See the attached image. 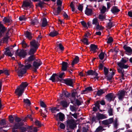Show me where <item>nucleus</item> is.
Masks as SVG:
<instances>
[{
	"mask_svg": "<svg viewBox=\"0 0 132 132\" xmlns=\"http://www.w3.org/2000/svg\"><path fill=\"white\" fill-rule=\"evenodd\" d=\"M35 58L34 55H31L25 61L26 65L24 66L21 64L20 63H18L19 67L18 68V71L17 72L18 75L20 78L23 76V75L26 73V69H29L31 67V64L32 62Z\"/></svg>",
	"mask_w": 132,
	"mask_h": 132,
	"instance_id": "nucleus-1",
	"label": "nucleus"
},
{
	"mask_svg": "<svg viewBox=\"0 0 132 132\" xmlns=\"http://www.w3.org/2000/svg\"><path fill=\"white\" fill-rule=\"evenodd\" d=\"M42 62L40 60L38 59L35 60L32 64V68L34 69L35 72L36 71V70L38 69L39 67L42 64Z\"/></svg>",
	"mask_w": 132,
	"mask_h": 132,
	"instance_id": "nucleus-2",
	"label": "nucleus"
},
{
	"mask_svg": "<svg viewBox=\"0 0 132 132\" xmlns=\"http://www.w3.org/2000/svg\"><path fill=\"white\" fill-rule=\"evenodd\" d=\"M67 126L68 127L73 129L76 126V122L73 119L69 120L67 121Z\"/></svg>",
	"mask_w": 132,
	"mask_h": 132,
	"instance_id": "nucleus-3",
	"label": "nucleus"
},
{
	"mask_svg": "<svg viewBox=\"0 0 132 132\" xmlns=\"http://www.w3.org/2000/svg\"><path fill=\"white\" fill-rule=\"evenodd\" d=\"M57 81H61L65 83L67 85L70 86H72V84L73 83V80L70 79H59Z\"/></svg>",
	"mask_w": 132,
	"mask_h": 132,
	"instance_id": "nucleus-4",
	"label": "nucleus"
},
{
	"mask_svg": "<svg viewBox=\"0 0 132 132\" xmlns=\"http://www.w3.org/2000/svg\"><path fill=\"white\" fill-rule=\"evenodd\" d=\"M24 91V90L22 88L19 86L17 87V88L15 89V93L16 95L20 96L22 95Z\"/></svg>",
	"mask_w": 132,
	"mask_h": 132,
	"instance_id": "nucleus-5",
	"label": "nucleus"
},
{
	"mask_svg": "<svg viewBox=\"0 0 132 132\" xmlns=\"http://www.w3.org/2000/svg\"><path fill=\"white\" fill-rule=\"evenodd\" d=\"M6 124L5 121L4 120H2L0 122V125L1 127H0V131L6 132L7 130L6 129H4V128H6V127L4 126H3Z\"/></svg>",
	"mask_w": 132,
	"mask_h": 132,
	"instance_id": "nucleus-6",
	"label": "nucleus"
},
{
	"mask_svg": "<svg viewBox=\"0 0 132 132\" xmlns=\"http://www.w3.org/2000/svg\"><path fill=\"white\" fill-rule=\"evenodd\" d=\"M31 47H33L37 49L39 45L38 43L35 40H34L30 42V43Z\"/></svg>",
	"mask_w": 132,
	"mask_h": 132,
	"instance_id": "nucleus-7",
	"label": "nucleus"
},
{
	"mask_svg": "<svg viewBox=\"0 0 132 132\" xmlns=\"http://www.w3.org/2000/svg\"><path fill=\"white\" fill-rule=\"evenodd\" d=\"M5 51L4 52V54L9 56H11L13 54V51L11 50V48L7 47L5 49Z\"/></svg>",
	"mask_w": 132,
	"mask_h": 132,
	"instance_id": "nucleus-8",
	"label": "nucleus"
},
{
	"mask_svg": "<svg viewBox=\"0 0 132 132\" xmlns=\"http://www.w3.org/2000/svg\"><path fill=\"white\" fill-rule=\"evenodd\" d=\"M106 97L108 100L110 101H113L116 96L113 93H110L106 95Z\"/></svg>",
	"mask_w": 132,
	"mask_h": 132,
	"instance_id": "nucleus-9",
	"label": "nucleus"
},
{
	"mask_svg": "<svg viewBox=\"0 0 132 132\" xmlns=\"http://www.w3.org/2000/svg\"><path fill=\"white\" fill-rule=\"evenodd\" d=\"M16 54L21 57L24 58L27 55V53L25 51L22 50L17 52Z\"/></svg>",
	"mask_w": 132,
	"mask_h": 132,
	"instance_id": "nucleus-10",
	"label": "nucleus"
},
{
	"mask_svg": "<svg viewBox=\"0 0 132 132\" xmlns=\"http://www.w3.org/2000/svg\"><path fill=\"white\" fill-rule=\"evenodd\" d=\"M123 48L126 51V54L130 55L132 53V50L130 47L126 45L123 46Z\"/></svg>",
	"mask_w": 132,
	"mask_h": 132,
	"instance_id": "nucleus-11",
	"label": "nucleus"
},
{
	"mask_svg": "<svg viewBox=\"0 0 132 132\" xmlns=\"http://www.w3.org/2000/svg\"><path fill=\"white\" fill-rule=\"evenodd\" d=\"M71 102L73 104H76L77 105H79L81 104V103L82 102L81 99H76L75 98V100L73 101H71Z\"/></svg>",
	"mask_w": 132,
	"mask_h": 132,
	"instance_id": "nucleus-12",
	"label": "nucleus"
},
{
	"mask_svg": "<svg viewBox=\"0 0 132 132\" xmlns=\"http://www.w3.org/2000/svg\"><path fill=\"white\" fill-rule=\"evenodd\" d=\"M85 13L86 15L88 16L91 15L93 14V10L92 9L87 7L85 11Z\"/></svg>",
	"mask_w": 132,
	"mask_h": 132,
	"instance_id": "nucleus-13",
	"label": "nucleus"
},
{
	"mask_svg": "<svg viewBox=\"0 0 132 132\" xmlns=\"http://www.w3.org/2000/svg\"><path fill=\"white\" fill-rule=\"evenodd\" d=\"M62 70L63 71L67 70V68L68 67L69 64L67 62H63L62 63Z\"/></svg>",
	"mask_w": 132,
	"mask_h": 132,
	"instance_id": "nucleus-14",
	"label": "nucleus"
},
{
	"mask_svg": "<svg viewBox=\"0 0 132 132\" xmlns=\"http://www.w3.org/2000/svg\"><path fill=\"white\" fill-rule=\"evenodd\" d=\"M125 92L124 91H119L118 94V98L119 100H121L124 96Z\"/></svg>",
	"mask_w": 132,
	"mask_h": 132,
	"instance_id": "nucleus-15",
	"label": "nucleus"
},
{
	"mask_svg": "<svg viewBox=\"0 0 132 132\" xmlns=\"http://www.w3.org/2000/svg\"><path fill=\"white\" fill-rule=\"evenodd\" d=\"M5 30V28L3 27V25L0 23V38L3 36Z\"/></svg>",
	"mask_w": 132,
	"mask_h": 132,
	"instance_id": "nucleus-16",
	"label": "nucleus"
},
{
	"mask_svg": "<svg viewBox=\"0 0 132 132\" xmlns=\"http://www.w3.org/2000/svg\"><path fill=\"white\" fill-rule=\"evenodd\" d=\"M117 64L120 67L122 68H127L128 66L122 62H118Z\"/></svg>",
	"mask_w": 132,
	"mask_h": 132,
	"instance_id": "nucleus-17",
	"label": "nucleus"
},
{
	"mask_svg": "<svg viewBox=\"0 0 132 132\" xmlns=\"http://www.w3.org/2000/svg\"><path fill=\"white\" fill-rule=\"evenodd\" d=\"M96 117L98 119H104L107 118L105 115L100 113H98Z\"/></svg>",
	"mask_w": 132,
	"mask_h": 132,
	"instance_id": "nucleus-18",
	"label": "nucleus"
},
{
	"mask_svg": "<svg viewBox=\"0 0 132 132\" xmlns=\"http://www.w3.org/2000/svg\"><path fill=\"white\" fill-rule=\"evenodd\" d=\"M57 76V75L56 74H53L52 76L50 78H49V80H51L53 82H55L56 81H58L57 80L60 79H59L58 78L57 79H56V80L55 77Z\"/></svg>",
	"mask_w": 132,
	"mask_h": 132,
	"instance_id": "nucleus-19",
	"label": "nucleus"
},
{
	"mask_svg": "<svg viewBox=\"0 0 132 132\" xmlns=\"http://www.w3.org/2000/svg\"><path fill=\"white\" fill-rule=\"evenodd\" d=\"M90 50L94 52H95L97 49V46L94 44H91L90 46Z\"/></svg>",
	"mask_w": 132,
	"mask_h": 132,
	"instance_id": "nucleus-20",
	"label": "nucleus"
},
{
	"mask_svg": "<svg viewBox=\"0 0 132 132\" xmlns=\"http://www.w3.org/2000/svg\"><path fill=\"white\" fill-rule=\"evenodd\" d=\"M122 68H118V72L120 73L121 74V79L123 80L124 79V78L123 77V76H124L123 73H124V70L122 69Z\"/></svg>",
	"mask_w": 132,
	"mask_h": 132,
	"instance_id": "nucleus-21",
	"label": "nucleus"
},
{
	"mask_svg": "<svg viewBox=\"0 0 132 132\" xmlns=\"http://www.w3.org/2000/svg\"><path fill=\"white\" fill-rule=\"evenodd\" d=\"M108 73L109 76H107V79L108 80L111 81L112 76L114 74V72H109Z\"/></svg>",
	"mask_w": 132,
	"mask_h": 132,
	"instance_id": "nucleus-22",
	"label": "nucleus"
},
{
	"mask_svg": "<svg viewBox=\"0 0 132 132\" xmlns=\"http://www.w3.org/2000/svg\"><path fill=\"white\" fill-rule=\"evenodd\" d=\"M31 48L28 52V54L29 55H31L34 54L36 52L37 48H33V47H31Z\"/></svg>",
	"mask_w": 132,
	"mask_h": 132,
	"instance_id": "nucleus-23",
	"label": "nucleus"
},
{
	"mask_svg": "<svg viewBox=\"0 0 132 132\" xmlns=\"http://www.w3.org/2000/svg\"><path fill=\"white\" fill-rule=\"evenodd\" d=\"M79 61V57L77 56H76L74 60L72 62V63L71 64L72 66H73L75 64L77 63Z\"/></svg>",
	"mask_w": 132,
	"mask_h": 132,
	"instance_id": "nucleus-24",
	"label": "nucleus"
},
{
	"mask_svg": "<svg viewBox=\"0 0 132 132\" xmlns=\"http://www.w3.org/2000/svg\"><path fill=\"white\" fill-rule=\"evenodd\" d=\"M28 85L26 82H22L19 86L22 88L24 90L25 88L27 87Z\"/></svg>",
	"mask_w": 132,
	"mask_h": 132,
	"instance_id": "nucleus-25",
	"label": "nucleus"
},
{
	"mask_svg": "<svg viewBox=\"0 0 132 132\" xmlns=\"http://www.w3.org/2000/svg\"><path fill=\"white\" fill-rule=\"evenodd\" d=\"M92 24L95 25L96 26L99 24V22L98 19L97 18H94L92 20Z\"/></svg>",
	"mask_w": 132,
	"mask_h": 132,
	"instance_id": "nucleus-26",
	"label": "nucleus"
},
{
	"mask_svg": "<svg viewBox=\"0 0 132 132\" xmlns=\"http://www.w3.org/2000/svg\"><path fill=\"white\" fill-rule=\"evenodd\" d=\"M38 23V20L36 18H34L32 19L30 22L31 24L33 25L37 24Z\"/></svg>",
	"mask_w": 132,
	"mask_h": 132,
	"instance_id": "nucleus-27",
	"label": "nucleus"
},
{
	"mask_svg": "<svg viewBox=\"0 0 132 132\" xmlns=\"http://www.w3.org/2000/svg\"><path fill=\"white\" fill-rule=\"evenodd\" d=\"M59 34L58 32L56 31H54L51 32L49 34V35L52 37H54Z\"/></svg>",
	"mask_w": 132,
	"mask_h": 132,
	"instance_id": "nucleus-28",
	"label": "nucleus"
},
{
	"mask_svg": "<svg viewBox=\"0 0 132 132\" xmlns=\"http://www.w3.org/2000/svg\"><path fill=\"white\" fill-rule=\"evenodd\" d=\"M81 41L84 44L86 45H88L90 44L89 42L88 41V40L86 38H84L81 39Z\"/></svg>",
	"mask_w": 132,
	"mask_h": 132,
	"instance_id": "nucleus-29",
	"label": "nucleus"
},
{
	"mask_svg": "<svg viewBox=\"0 0 132 132\" xmlns=\"http://www.w3.org/2000/svg\"><path fill=\"white\" fill-rule=\"evenodd\" d=\"M63 95H64L66 97H68L70 95V94L67 92L64 91L62 92V94L60 95L61 98H62V97H63Z\"/></svg>",
	"mask_w": 132,
	"mask_h": 132,
	"instance_id": "nucleus-30",
	"label": "nucleus"
},
{
	"mask_svg": "<svg viewBox=\"0 0 132 132\" xmlns=\"http://www.w3.org/2000/svg\"><path fill=\"white\" fill-rule=\"evenodd\" d=\"M57 116L59 117V119L61 121H62L63 120L64 117V114L60 113L57 114Z\"/></svg>",
	"mask_w": 132,
	"mask_h": 132,
	"instance_id": "nucleus-31",
	"label": "nucleus"
},
{
	"mask_svg": "<svg viewBox=\"0 0 132 132\" xmlns=\"http://www.w3.org/2000/svg\"><path fill=\"white\" fill-rule=\"evenodd\" d=\"M92 90V87H88L86 88L85 90H83V91L82 92L83 93H82V94L85 93H84L85 92H90Z\"/></svg>",
	"mask_w": 132,
	"mask_h": 132,
	"instance_id": "nucleus-32",
	"label": "nucleus"
},
{
	"mask_svg": "<svg viewBox=\"0 0 132 132\" xmlns=\"http://www.w3.org/2000/svg\"><path fill=\"white\" fill-rule=\"evenodd\" d=\"M111 11L113 13H114L118 12L119 11V10L118 9L117 7H113L111 9Z\"/></svg>",
	"mask_w": 132,
	"mask_h": 132,
	"instance_id": "nucleus-33",
	"label": "nucleus"
},
{
	"mask_svg": "<svg viewBox=\"0 0 132 132\" xmlns=\"http://www.w3.org/2000/svg\"><path fill=\"white\" fill-rule=\"evenodd\" d=\"M47 25V22L46 19L45 18L43 19L42 23V26L43 27H44Z\"/></svg>",
	"mask_w": 132,
	"mask_h": 132,
	"instance_id": "nucleus-34",
	"label": "nucleus"
},
{
	"mask_svg": "<svg viewBox=\"0 0 132 132\" xmlns=\"http://www.w3.org/2000/svg\"><path fill=\"white\" fill-rule=\"evenodd\" d=\"M23 101L24 103L26 104L27 106H29L31 104L30 101L28 99H24Z\"/></svg>",
	"mask_w": 132,
	"mask_h": 132,
	"instance_id": "nucleus-35",
	"label": "nucleus"
},
{
	"mask_svg": "<svg viewBox=\"0 0 132 132\" xmlns=\"http://www.w3.org/2000/svg\"><path fill=\"white\" fill-rule=\"evenodd\" d=\"M3 21L5 23H10L12 21L10 18H5Z\"/></svg>",
	"mask_w": 132,
	"mask_h": 132,
	"instance_id": "nucleus-36",
	"label": "nucleus"
},
{
	"mask_svg": "<svg viewBox=\"0 0 132 132\" xmlns=\"http://www.w3.org/2000/svg\"><path fill=\"white\" fill-rule=\"evenodd\" d=\"M105 90L102 89H101L98 91L97 93V94L98 96H100L104 93Z\"/></svg>",
	"mask_w": 132,
	"mask_h": 132,
	"instance_id": "nucleus-37",
	"label": "nucleus"
},
{
	"mask_svg": "<svg viewBox=\"0 0 132 132\" xmlns=\"http://www.w3.org/2000/svg\"><path fill=\"white\" fill-rule=\"evenodd\" d=\"M61 11V6H58L57 8L56 12L54 13V14L56 15H57Z\"/></svg>",
	"mask_w": 132,
	"mask_h": 132,
	"instance_id": "nucleus-38",
	"label": "nucleus"
},
{
	"mask_svg": "<svg viewBox=\"0 0 132 132\" xmlns=\"http://www.w3.org/2000/svg\"><path fill=\"white\" fill-rule=\"evenodd\" d=\"M103 130V127L102 126H100L96 129L95 132H101Z\"/></svg>",
	"mask_w": 132,
	"mask_h": 132,
	"instance_id": "nucleus-39",
	"label": "nucleus"
},
{
	"mask_svg": "<svg viewBox=\"0 0 132 132\" xmlns=\"http://www.w3.org/2000/svg\"><path fill=\"white\" fill-rule=\"evenodd\" d=\"M61 104L63 106L66 107L68 105L69 103H68L67 102L65 101H63L61 102Z\"/></svg>",
	"mask_w": 132,
	"mask_h": 132,
	"instance_id": "nucleus-40",
	"label": "nucleus"
},
{
	"mask_svg": "<svg viewBox=\"0 0 132 132\" xmlns=\"http://www.w3.org/2000/svg\"><path fill=\"white\" fill-rule=\"evenodd\" d=\"M50 110L52 113H55L56 111H59V109H57L56 107H53L50 108Z\"/></svg>",
	"mask_w": 132,
	"mask_h": 132,
	"instance_id": "nucleus-41",
	"label": "nucleus"
},
{
	"mask_svg": "<svg viewBox=\"0 0 132 132\" xmlns=\"http://www.w3.org/2000/svg\"><path fill=\"white\" fill-rule=\"evenodd\" d=\"M105 53L103 52H101L99 54V56L100 59L102 60L104 56Z\"/></svg>",
	"mask_w": 132,
	"mask_h": 132,
	"instance_id": "nucleus-42",
	"label": "nucleus"
},
{
	"mask_svg": "<svg viewBox=\"0 0 132 132\" xmlns=\"http://www.w3.org/2000/svg\"><path fill=\"white\" fill-rule=\"evenodd\" d=\"M26 36L30 39L32 38L31 34L28 32H27L26 34Z\"/></svg>",
	"mask_w": 132,
	"mask_h": 132,
	"instance_id": "nucleus-43",
	"label": "nucleus"
},
{
	"mask_svg": "<svg viewBox=\"0 0 132 132\" xmlns=\"http://www.w3.org/2000/svg\"><path fill=\"white\" fill-rule=\"evenodd\" d=\"M96 28L99 30H101L104 29V28L101 25H100L99 24H98L96 26Z\"/></svg>",
	"mask_w": 132,
	"mask_h": 132,
	"instance_id": "nucleus-44",
	"label": "nucleus"
},
{
	"mask_svg": "<svg viewBox=\"0 0 132 132\" xmlns=\"http://www.w3.org/2000/svg\"><path fill=\"white\" fill-rule=\"evenodd\" d=\"M19 19L20 21H25L26 19V18L24 15H22L19 17Z\"/></svg>",
	"mask_w": 132,
	"mask_h": 132,
	"instance_id": "nucleus-45",
	"label": "nucleus"
},
{
	"mask_svg": "<svg viewBox=\"0 0 132 132\" xmlns=\"http://www.w3.org/2000/svg\"><path fill=\"white\" fill-rule=\"evenodd\" d=\"M83 7V6L82 4H79L78 6V9L79 11H82Z\"/></svg>",
	"mask_w": 132,
	"mask_h": 132,
	"instance_id": "nucleus-46",
	"label": "nucleus"
},
{
	"mask_svg": "<svg viewBox=\"0 0 132 132\" xmlns=\"http://www.w3.org/2000/svg\"><path fill=\"white\" fill-rule=\"evenodd\" d=\"M57 46L59 47L60 49L62 51H63L64 50V47L61 43L57 44Z\"/></svg>",
	"mask_w": 132,
	"mask_h": 132,
	"instance_id": "nucleus-47",
	"label": "nucleus"
},
{
	"mask_svg": "<svg viewBox=\"0 0 132 132\" xmlns=\"http://www.w3.org/2000/svg\"><path fill=\"white\" fill-rule=\"evenodd\" d=\"M106 10V8L104 6H103L102 9L101 10V13H104Z\"/></svg>",
	"mask_w": 132,
	"mask_h": 132,
	"instance_id": "nucleus-48",
	"label": "nucleus"
},
{
	"mask_svg": "<svg viewBox=\"0 0 132 132\" xmlns=\"http://www.w3.org/2000/svg\"><path fill=\"white\" fill-rule=\"evenodd\" d=\"M98 18L101 21H102L104 19H105V17L103 14H100L99 15Z\"/></svg>",
	"mask_w": 132,
	"mask_h": 132,
	"instance_id": "nucleus-49",
	"label": "nucleus"
},
{
	"mask_svg": "<svg viewBox=\"0 0 132 132\" xmlns=\"http://www.w3.org/2000/svg\"><path fill=\"white\" fill-rule=\"evenodd\" d=\"M44 110L45 111V112L44 113H41V115L43 117H46V114L47 113H48V112L46 109H45Z\"/></svg>",
	"mask_w": 132,
	"mask_h": 132,
	"instance_id": "nucleus-50",
	"label": "nucleus"
},
{
	"mask_svg": "<svg viewBox=\"0 0 132 132\" xmlns=\"http://www.w3.org/2000/svg\"><path fill=\"white\" fill-rule=\"evenodd\" d=\"M22 46L23 48H25L27 47H28L29 46L27 45V44L25 43L24 41H23L21 43Z\"/></svg>",
	"mask_w": 132,
	"mask_h": 132,
	"instance_id": "nucleus-51",
	"label": "nucleus"
},
{
	"mask_svg": "<svg viewBox=\"0 0 132 132\" xmlns=\"http://www.w3.org/2000/svg\"><path fill=\"white\" fill-rule=\"evenodd\" d=\"M113 25L112 23L110 21L108 23L107 27L108 28L110 29L113 26Z\"/></svg>",
	"mask_w": 132,
	"mask_h": 132,
	"instance_id": "nucleus-52",
	"label": "nucleus"
},
{
	"mask_svg": "<svg viewBox=\"0 0 132 132\" xmlns=\"http://www.w3.org/2000/svg\"><path fill=\"white\" fill-rule=\"evenodd\" d=\"M93 71H94L92 70H90L88 71L86 73L87 75H93Z\"/></svg>",
	"mask_w": 132,
	"mask_h": 132,
	"instance_id": "nucleus-53",
	"label": "nucleus"
},
{
	"mask_svg": "<svg viewBox=\"0 0 132 132\" xmlns=\"http://www.w3.org/2000/svg\"><path fill=\"white\" fill-rule=\"evenodd\" d=\"M98 74L95 71H94L93 72V75H92L94 76H95V78L98 79V77H97Z\"/></svg>",
	"mask_w": 132,
	"mask_h": 132,
	"instance_id": "nucleus-54",
	"label": "nucleus"
},
{
	"mask_svg": "<svg viewBox=\"0 0 132 132\" xmlns=\"http://www.w3.org/2000/svg\"><path fill=\"white\" fill-rule=\"evenodd\" d=\"M40 105L43 108H45L46 107V105L45 103L42 101H40Z\"/></svg>",
	"mask_w": 132,
	"mask_h": 132,
	"instance_id": "nucleus-55",
	"label": "nucleus"
},
{
	"mask_svg": "<svg viewBox=\"0 0 132 132\" xmlns=\"http://www.w3.org/2000/svg\"><path fill=\"white\" fill-rule=\"evenodd\" d=\"M35 124L37 126L40 127L41 126V124L39 121L38 120H36L35 121Z\"/></svg>",
	"mask_w": 132,
	"mask_h": 132,
	"instance_id": "nucleus-56",
	"label": "nucleus"
},
{
	"mask_svg": "<svg viewBox=\"0 0 132 132\" xmlns=\"http://www.w3.org/2000/svg\"><path fill=\"white\" fill-rule=\"evenodd\" d=\"M30 5L29 3L28 2H24L23 5L22 6V7H23L24 6L26 7L29 6Z\"/></svg>",
	"mask_w": 132,
	"mask_h": 132,
	"instance_id": "nucleus-57",
	"label": "nucleus"
},
{
	"mask_svg": "<svg viewBox=\"0 0 132 132\" xmlns=\"http://www.w3.org/2000/svg\"><path fill=\"white\" fill-rule=\"evenodd\" d=\"M104 71L105 74L107 75L108 73V69L104 67Z\"/></svg>",
	"mask_w": 132,
	"mask_h": 132,
	"instance_id": "nucleus-58",
	"label": "nucleus"
},
{
	"mask_svg": "<svg viewBox=\"0 0 132 132\" xmlns=\"http://www.w3.org/2000/svg\"><path fill=\"white\" fill-rule=\"evenodd\" d=\"M9 121L11 123L13 122L14 119L11 116H9Z\"/></svg>",
	"mask_w": 132,
	"mask_h": 132,
	"instance_id": "nucleus-59",
	"label": "nucleus"
},
{
	"mask_svg": "<svg viewBox=\"0 0 132 132\" xmlns=\"http://www.w3.org/2000/svg\"><path fill=\"white\" fill-rule=\"evenodd\" d=\"M108 121V123H109V124H110L112 123L113 121V118H111L110 119H109L108 120H107Z\"/></svg>",
	"mask_w": 132,
	"mask_h": 132,
	"instance_id": "nucleus-60",
	"label": "nucleus"
},
{
	"mask_svg": "<svg viewBox=\"0 0 132 132\" xmlns=\"http://www.w3.org/2000/svg\"><path fill=\"white\" fill-rule=\"evenodd\" d=\"M3 73H4L6 75H7V76L9 75V72L7 70H3Z\"/></svg>",
	"mask_w": 132,
	"mask_h": 132,
	"instance_id": "nucleus-61",
	"label": "nucleus"
},
{
	"mask_svg": "<svg viewBox=\"0 0 132 132\" xmlns=\"http://www.w3.org/2000/svg\"><path fill=\"white\" fill-rule=\"evenodd\" d=\"M108 112L109 116L112 115H113L112 110L111 108L109 109L108 110Z\"/></svg>",
	"mask_w": 132,
	"mask_h": 132,
	"instance_id": "nucleus-62",
	"label": "nucleus"
},
{
	"mask_svg": "<svg viewBox=\"0 0 132 132\" xmlns=\"http://www.w3.org/2000/svg\"><path fill=\"white\" fill-rule=\"evenodd\" d=\"M70 6L72 9V11H75V8L74 4L72 2H71L70 5Z\"/></svg>",
	"mask_w": 132,
	"mask_h": 132,
	"instance_id": "nucleus-63",
	"label": "nucleus"
},
{
	"mask_svg": "<svg viewBox=\"0 0 132 132\" xmlns=\"http://www.w3.org/2000/svg\"><path fill=\"white\" fill-rule=\"evenodd\" d=\"M113 41L112 38L111 37H110L108 39L107 43H110Z\"/></svg>",
	"mask_w": 132,
	"mask_h": 132,
	"instance_id": "nucleus-64",
	"label": "nucleus"
}]
</instances>
